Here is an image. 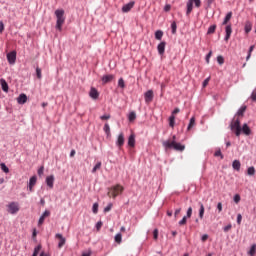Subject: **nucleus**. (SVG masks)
Segmentation results:
<instances>
[{
	"label": "nucleus",
	"mask_w": 256,
	"mask_h": 256,
	"mask_svg": "<svg viewBox=\"0 0 256 256\" xmlns=\"http://www.w3.org/2000/svg\"><path fill=\"white\" fill-rule=\"evenodd\" d=\"M230 129L231 131H234L236 137H240L241 133H244V135H251V128H249V125L247 123H244L241 127V120L237 118L235 120V117L230 123Z\"/></svg>",
	"instance_id": "obj_1"
},
{
	"label": "nucleus",
	"mask_w": 256,
	"mask_h": 256,
	"mask_svg": "<svg viewBox=\"0 0 256 256\" xmlns=\"http://www.w3.org/2000/svg\"><path fill=\"white\" fill-rule=\"evenodd\" d=\"M162 147L167 151L169 149H174V151H185V145L177 141L165 140L162 142Z\"/></svg>",
	"instance_id": "obj_2"
},
{
	"label": "nucleus",
	"mask_w": 256,
	"mask_h": 256,
	"mask_svg": "<svg viewBox=\"0 0 256 256\" xmlns=\"http://www.w3.org/2000/svg\"><path fill=\"white\" fill-rule=\"evenodd\" d=\"M54 14L56 15V29L58 31L63 30V24L65 23V10L57 9Z\"/></svg>",
	"instance_id": "obj_3"
},
{
	"label": "nucleus",
	"mask_w": 256,
	"mask_h": 256,
	"mask_svg": "<svg viewBox=\"0 0 256 256\" xmlns=\"http://www.w3.org/2000/svg\"><path fill=\"white\" fill-rule=\"evenodd\" d=\"M123 186L117 184L116 186H112L110 191L108 192V197H113L115 199L119 193H123Z\"/></svg>",
	"instance_id": "obj_4"
},
{
	"label": "nucleus",
	"mask_w": 256,
	"mask_h": 256,
	"mask_svg": "<svg viewBox=\"0 0 256 256\" xmlns=\"http://www.w3.org/2000/svg\"><path fill=\"white\" fill-rule=\"evenodd\" d=\"M19 204L17 202H10L7 205V211L10 213V215H15L16 213H19Z\"/></svg>",
	"instance_id": "obj_5"
},
{
	"label": "nucleus",
	"mask_w": 256,
	"mask_h": 256,
	"mask_svg": "<svg viewBox=\"0 0 256 256\" xmlns=\"http://www.w3.org/2000/svg\"><path fill=\"white\" fill-rule=\"evenodd\" d=\"M8 63L10 65H15V61H17V52L12 51L7 54Z\"/></svg>",
	"instance_id": "obj_6"
},
{
	"label": "nucleus",
	"mask_w": 256,
	"mask_h": 256,
	"mask_svg": "<svg viewBox=\"0 0 256 256\" xmlns=\"http://www.w3.org/2000/svg\"><path fill=\"white\" fill-rule=\"evenodd\" d=\"M125 145V134H123V132H121L118 135V138L116 140V147H119L121 149V147H123Z\"/></svg>",
	"instance_id": "obj_7"
},
{
	"label": "nucleus",
	"mask_w": 256,
	"mask_h": 256,
	"mask_svg": "<svg viewBox=\"0 0 256 256\" xmlns=\"http://www.w3.org/2000/svg\"><path fill=\"white\" fill-rule=\"evenodd\" d=\"M153 90H148L144 93V99H145V103H151L153 101Z\"/></svg>",
	"instance_id": "obj_8"
},
{
	"label": "nucleus",
	"mask_w": 256,
	"mask_h": 256,
	"mask_svg": "<svg viewBox=\"0 0 256 256\" xmlns=\"http://www.w3.org/2000/svg\"><path fill=\"white\" fill-rule=\"evenodd\" d=\"M135 7V1H131L122 7V13H129L131 9Z\"/></svg>",
	"instance_id": "obj_9"
},
{
	"label": "nucleus",
	"mask_w": 256,
	"mask_h": 256,
	"mask_svg": "<svg viewBox=\"0 0 256 256\" xmlns=\"http://www.w3.org/2000/svg\"><path fill=\"white\" fill-rule=\"evenodd\" d=\"M114 79H115V75L113 74L104 75L102 77V83L103 85H107V83H111V81H113Z\"/></svg>",
	"instance_id": "obj_10"
},
{
	"label": "nucleus",
	"mask_w": 256,
	"mask_h": 256,
	"mask_svg": "<svg viewBox=\"0 0 256 256\" xmlns=\"http://www.w3.org/2000/svg\"><path fill=\"white\" fill-rule=\"evenodd\" d=\"M225 32L226 35L224 37V41H229V39H231V33H233V28L231 27V24L225 27Z\"/></svg>",
	"instance_id": "obj_11"
},
{
	"label": "nucleus",
	"mask_w": 256,
	"mask_h": 256,
	"mask_svg": "<svg viewBox=\"0 0 256 256\" xmlns=\"http://www.w3.org/2000/svg\"><path fill=\"white\" fill-rule=\"evenodd\" d=\"M166 45H167V42H165V41H162L158 44L157 51H158L159 55H165Z\"/></svg>",
	"instance_id": "obj_12"
},
{
	"label": "nucleus",
	"mask_w": 256,
	"mask_h": 256,
	"mask_svg": "<svg viewBox=\"0 0 256 256\" xmlns=\"http://www.w3.org/2000/svg\"><path fill=\"white\" fill-rule=\"evenodd\" d=\"M247 111V105H242L235 114V117H243Z\"/></svg>",
	"instance_id": "obj_13"
},
{
	"label": "nucleus",
	"mask_w": 256,
	"mask_h": 256,
	"mask_svg": "<svg viewBox=\"0 0 256 256\" xmlns=\"http://www.w3.org/2000/svg\"><path fill=\"white\" fill-rule=\"evenodd\" d=\"M54 183H55V176L50 175L46 177V185H48L50 189H53Z\"/></svg>",
	"instance_id": "obj_14"
},
{
	"label": "nucleus",
	"mask_w": 256,
	"mask_h": 256,
	"mask_svg": "<svg viewBox=\"0 0 256 256\" xmlns=\"http://www.w3.org/2000/svg\"><path fill=\"white\" fill-rule=\"evenodd\" d=\"M56 239H60L59 243H58V249H61L63 247V245H65V237H63L62 234H56Z\"/></svg>",
	"instance_id": "obj_15"
},
{
	"label": "nucleus",
	"mask_w": 256,
	"mask_h": 256,
	"mask_svg": "<svg viewBox=\"0 0 256 256\" xmlns=\"http://www.w3.org/2000/svg\"><path fill=\"white\" fill-rule=\"evenodd\" d=\"M89 95H90L91 99H99V91H97L96 88L92 87L90 89Z\"/></svg>",
	"instance_id": "obj_16"
},
{
	"label": "nucleus",
	"mask_w": 256,
	"mask_h": 256,
	"mask_svg": "<svg viewBox=\"0 0 256 256\" xmlns=\"http://www.w3.org/2000/svg\"><path fill=\"white\" fill-rule=\"evenodd\" d=\"M17 103H19V105H25V103H27V95L20 94L17 98Z\"/></svg>",
	"instance_id": "obj_17"
},
{
	"label": "nucleus",
	"mask_w": 256,
	"mask_h": 256,
	"mask_svg": "<svg viewBox=\"0 0 256 256\" xmlns=\"http://www.w3.org/2000/svg\"><path fill=\"white\" fill-rule=\"evenodd\" d=\"M186 6H187L186 15L189 17V15H191V12L193 11V0H188Z\"/></svg>",
	"instance_id": "obj_18"
},
{
	"label": "nucleus",
	"mask_w": 256,
	"mask_h": 256,
	"mask_svg": "<svg viewBox=\"0 0 256 256\" xmlns=\"http://www.w3.org/2000/svg\"><path fill=\"white\" fill-rule=\"evenodd\" d=\"M200 209H199V218L203 219L205 217V206L203 205V202L198 203Z\"/></svg>",
	"instance_id": "obj_19"
},
{
	"label": "nucleus",
	"mask_w": 256,
	"mask_h": 256,
	"mask_svg": "<svg viewBox=\"0 0 256 256\" xmlns=\"http://www.w3.org/2000/svg\"><path fill=\"white\" fill-rule=\"evenodd\" d=\"M0 83L4 93H9V84H7V81H5V79H1Z\"/></svg>",
	"instance_id": "obj_20"
},
{
	"label": "nucleus",
	"mask_w": 256,
	"mask_h": 256,
	"mask_svg": "<svg viewBox=\"0 0 256 256\" xmlns=\"http://www.w3.org/2000/svg\"><path fill=\"white\" fill-rule=\"evenodd\" d=\"M232 167H233L234 171H241V161L234 160L232 163Z\"/></svg>",
	"instance_id": "obj_21"
},
{
	"label": "nucleus",
	"mask_w": 256,
	"mask_h": 256,
	"mask_svg": "<svg viewBox=\"0 0 256 256\" xmlns=\"http://www.w3.org/2000/svg\"><path fill=\"white\" fill-rule=\"evenodd\" d=\"M231 17H233V12H228L222 22V25H227L229 21H231Z\"/></svg>",
	"instance_id": "obj_22"
},
{
	"label": "nucleus",
	"mask_w": 256,
	"mask_h": 256,
	"mask_svg": "<svg viewBox=\"0 0 256 256\" xmlns=\"http://www.w3.org/2000/svg\"><path fill=\"white\" fill-rule=\"evenodd\" d=\"M128 146L135 147V134H131L128 138Z\"/></svg>",
	"instance_id": "obj_23"
},
{
	"label": "nucleus",
	"mask_w": 256,
	"mask_h": 256,
	"mask_svg": "<svg viewBox=\"0 0 256 256\" xmlns=\"http://www.w3.org/2000/svg\"><path fill=\"white\" fill-rule=\"evenodd\" d=\"M103 131L107 135V137H111V127L109 126V123H106L103 127Z\"/></svg>",
	"instance_id": "obj_24"
},
{
	"label": "nucleus",
	"mask_w": 256,
	"mask_h": 256,
	"mask_svg": "<svg viewBox=\"0 0 256 256\" xmlns=\"http://www.w3.org/2000/svg\"><path fill=\"white\" fill-rule=\"evenodd\" d=\"M155 39L157 41H161V39H163V30H157L155 32Z\"/></svg>",
	"instance_id": "obj_25"
},
{
	"label": "nucleus",
	"mask_w": 256,
	"mask_h": 256,
	"mask_svg": "<svg viewBox=\"0 0 256 256\" xmlns=\"http://www.w3.org/2000/svg\"><path fill=\"white\" fill-rule=\"evenodd\" d=\"M136 119H137V114L135 113V111L130 112L128 115V121L132 123V121H135Z\"/></svg>",
	"instance_id": "obj_26"
},
{
	"label": "nucleus",
	"mask_w": 256,
	"mask_h": 256,
	"mask_svg": "<svg viewBox=\"0 0 256 256\" xmlns=\"http://www.w3.org/2000/svg\"><path fill=\"white\" fill-rule=\"evenodd\" d=\"M193 127H195V117H192L190 119V122H189L188 127H187V131H191V129H193Z\"/></svg>",
	"instance_id": "obj_27"
},
{
	"label": "nucleus",
	"mask_w": 256,
	"mask_h": 256,
	"mask_svg": "<svg viewBox=\"0 0 256 256\" xmlns=\"http://www.w3.org/2000/svg\"><path fill=\"white\" fill-rule=\"evenodd\" d=\"M215 29H217V25H211L209 28H208V31H207V35H213V33H215Z\"/></svg>",
	"instance_id": "obj_28"
},
{
	"label": "nucleus",
	"mask_w": 256,
	"mask_h": 256,
	"mask_svg": "<svg viewBox=\"0 0 256 256\" xmlns=\"http://www.w3.org/2000/svg\"><path fill=\"white\" fill-rule=\"evenodd\" d=\"M115 242L118 244H121V241H123V235H121V233H118L115 235Z\"/></svg>",
	"instance_id": "obj_29"
},
{
	"label": "nucleus",
	"mask_w": 256,
	"mask_h": 256,
	"mask_svg": "<svg viewBox=\"0 0 256 256\" xmlns=\"http://www.w3.org/2000/svg\"><path fill=\"white\" fill-rule=\"evenodd\" d=\"M41 249H42L41 244H39L37 247H35L34 251H33V256L39 255V252L41 251Z\"/></svg>",
	"instance_id": "obj_30"
},
{
	"label": "nucleus",
	"mask_w": 256,
	"mask_h": 256,
	"mask_svg": "<svg viewBox=\"0 0 256 256\" xmlns=\"http://www.w3.org/2000/svg\"><path fill=\"white\" fill-rule=\"evenodd\" d=\"M254 49H255V45L250 46L249 51H248V55L246 57V61H249V59H251V53H253Z\"/></svg>",
	"instance_id": "obj_31"
},
{
	"label": "nucleus",
	"mask_w": 256,
	"mask_h": 256,
	"mask_svg": "<svg viewBox=\"0 0 256 256\" xmlns=\"http://www.w3.org/2000/svg\"><path fill=\"white\" fill-rule=\"evenodd\" d=\"M249 255L251 256H255V253H256V244H253L249 250Z\"/></svg>",
	"instance_id": "obj_32"
},
{
	"label": "nucleus",
	"mask_w": 256,
	"mask_h": 256,
	"mask_svg": "<svg viewBox=\"0 0 256 256\" xmlns=\"http://www.w3.org/2000/svg\"><path fill=\"white\" fill-rule=\"evenodd\" d=\"M169 125L173 128L175 127V115L169 117Z\"/></svg>",
	"instance_id": "obj_33"
},
{
	"label": "nucleus",
	"mask_w": 256,
	"mask_h": 256,
	"mask_svg": "<svg viewBox=\"0 0 256 256\" xmlns=\"http://www.w3.org/2000/svg\"><path fill=\"white\" fill-rule=\"evenodd\" d=\"M118 87H120V89H125V80L123 78L118 80Z\"/></svg>",
	"instance_id": "obj_34"
},
{
	"label": "nucleus",
	"mask_w": 256,
	"mask_h": 256,
	"mask_svg": "<svg viewBox=\"0 0 256 256\" xmlns=\"http://www.w3.org/2000/svg\"><path fill=\"white\" fill-rule=\"evenodd\" d=\"M187 219H189L187 216H184L179 222L178 225L183 226V225H187Z\"/></svg>",
	"instance_id": "obj_35"
},
{
	"label": "nucleus",
	"mask_w": 256,
	"mask_h": 256,
	"mask_svg": "<svg viewBox=\"0 0 256 256\" xmlns=\"http://www.w3.org/2000/svg\"><path fill=\"white\" fill-rule=\"evenodd\" d=\"M171 29H172V35H175V33H177V22H172Z\"/></svg>",
	"instance_id": "obj_36"
},
{
	"label": "nucleus",
	"mask_w": 256,
	"mask_h": 256,
	"mask_svg": "<svg viewBox=\"0 0 256 256\" xmlns=\"http://www.w3.org/2000/svg\"><path fill=\"white\" fill-rule=\"evenodd\" d=\"M36 77H37V79H43V75H42V73H41V68H39V67H37L36 68Z\"/></svg>",
	"instance_id": "obj_37"
},
{
	"label": "nucleus",
	"mask_w": 256,
	"mask_h": 256,
	"mask_svg": "<svg viewBox=\"0 0 256 256\" xmlns=\"http://www.w3.org/2000/svg\"><path fill=\"white\" fill-rule=\"evenodd\" d=\"M92 211H93L94 214L99 213V204L98 203L93 204Z\"/></svg>",
	"instance_id": "obj_38"
},
{
	"label": "nucleus",
	"mask_w": 256,
	"mask_h": 256,
	"mask_svg": "<svg viewBox=\"0 0 256 256\" xmlns=\"http://www.w3.org/2000/svg\"><path fill=\"white\" fill-rule=\"evenodd\" d=\"M193 215V208L192 207H189L188 209H187V212H186V217L188 218V219H191V216Z\"/></svg>",
	"instance_id": "obj_39"
},
{
	"label": "nucleus",
	"mask_w": 256,
	"mask_h": 256,
	"mask_svg": "<svg viewBox=\"0 0 256 256\" xmlns=\"http://www.w3.org/2000/svg\"><path fill=\"white\" fill-rule=\"evenodd\" d=\"M98 169H101V162H97L92 169V173H97Z\"/></svg>",
	"instance_id": "obj_40"
},
{
	"label": "nucleus",
	"mask_w": 256,
	"mask_h": 256,
	"mask_svg": "<svg viewBox=\"0 0 256 256\" xmlns=\"http://www.w3.org/2000/svg\"><path fill=\"white\" fill-rule=\"evenodd\" d=\"M252 26L250 23H246L244 27L245 33H251Z\"/></svg>",
	"instance_id": "obj_41"
},
{
	"label": "nucleus",
	"mask_w": 256,
	"mask_h": 256,
	"mask_svg": "<svg viewBox=\"0 0 256 256\" xmlns=\"http://www.w3.org/2000/svg\"><path fill=\"white\" fill-rule=\"evenodd\" d=\"M0 167L4 173H9V167H7V165H5V163H1Z\"/></svg>",
	"instance_id": "obj_42"
},
{
	"label": "nucleus",
	"mask_w": 256,
	"mask_h": 256,
	"mask_svg": "<svg viewBox=\"0 0 256 256\" xmlns=\"http://www.w3.org/2000/svg\"><path fill=\"white\" fill-rule=\"evenodd\" d=\"M247 175H255V167L251 166L247 170Z\"/></svg>",
	"instance_id": "obj_43"
},
{
	"label": "nucleus",
	"mask_w": 256,
	"mask_h": 256,
	"mask_svg": "<svg viewBox=\"0 0 256 256\" xmlns=\"http://www.w3.org/2000/svg\"><path fill=\"white\" fill-rule=\"evenodd\" d=\"M214 157H220L221 159H224L223 153L221 152V149H218L215 153H214Z\"/></svg>",
	"instance_id": "obj_44"
},
{
	"label": "nucleus",
	"mask_w": 256,
	"mask_h": 256,
	"mask_svg": "<svg viewBox=\"0 0 256 256\" xmlns=\"http://www.w3.org/2000/svg\"><path fill=\"white\" fill-rule=\"evenodd\" d=\"M113 209V203H109L105 208H104V213H109Z\"/></svg>",
	"instance_id": "obj_45"
},
{
	"label": "nucleus",
	"mask_w": 256,
	"mask_h": 256,
	"mask_svg": "<svg viewBox=\"0 0 256 256\" xmlns=\"http://www.w3.org/2000/svg\"><path fill=\"white\" fill-rule=\"evenodd\" d=\"M101 121H107L108 119H111V114H104L100 116Z\"/></svg>",
	"instance_id": "obj_46"
},
{
	"label": "nucleus",
	"mask_w": 256,
	"mask_h": 256,
	"mask_svg": "<svg viewBox=\"0 0 256 256\" xmlns=\"http://www.w3.org/2000/svg\"><path fill=\"white\" fill-rule=\"evenodd\" d=\"M217 62L220 65H223V63H225V58H223V56L219 55V56H217Z\"/></svg>",
	"instance_id": "obj_47"
},
{
	"label": "nucleus",
	"mask_w": 256,
	"mask_h": 256,
	"mask_svg": "<svg viewBox=\"0 0 256 256\" xmlns=\"http://www.w3.org/2000/svg\"><path fill=\"white\" fill-rule=\"evenodd\" d=\"M241 201V195L239 194H235L234 195V203H239Z\"/></svg>",
	"instance_id": "obj_48"
},
{
	"label": "nucleus",
	"mask_w": 256,
	"mask_h": 256,
	"mask_svg": "<svg viewBox=\"0 0 256 256\" xmlns=\"http://www.w3.org/2000/svg\"><path fill=\"white\" fill-rule=\"evenodd\" d=\"M103 227V222L102 221H98L96 223V230L97 231H101V228Z\"/></svg>",
	"instance_id": "obj_49"
},
{
	"label": "nucleus",
	"mask_w": 256,
	"mask_h": 256,
	"mask_svg": "<svg viewBox=\"0 0 256 256\" xmlns=\"http://www.w3.org/2000/svg\"><path fill=\"white\" fill-rule=\"evenodd\" d=\"M250 99L255 103L256 102V90H253L250 96Z\"/></svg>",
	"instance_id": "obj_50"
},
{
	"label": "nucleus",
	"mask_w": 256,
	"mask_h": 256,
	"mask_svg": "<svg viewBox=\"0 0 256 256\" xmlns=\"http://www.w3.org/2000/svg\"><path fill=\"white\" fill-rule=\"evenodd\" d=\"M153 237H154L155 240L159 239V230L158 229H154Z\"/></svg>",
	"instance_id": "obj_51"
},
{
	"label": "nucleus",
	"mask_w": 256,
	"mask_h": 256,
	"mask_svg": "<svg viewBox=\"0 0 256 256\" xmlns=\"http://www.w3.org/2000/svg\"><path fill=\"white\" fill-rule=\"evenodd\" d=\"M192 3H194L197 8L201 7V0H192Z\"/></svg>",
	"instance_id": "obj_52"
},
{
	"label": "nucleus",
	"mask_w": 256,
	"mask_h": 256,
	"mask_svg": "<svg viewBox=\"0 0 256 256\" xmlns=\"http://www.w3.org/2000/svg\"><path fill=\"white\" fill-rule=\"evenodd\" d=\"M44 171H45V167H44V166H41V167L38 169V175H39V177H41V176L43 175Z\"/></svg>",
	"instance_id": "obj_53"
},
{
	"label": "nucleus",
	"mask_w": 256,
	"mask_h": 256,
	"mask_svg": "<svg viewBox=\"0 0 256 256\" xmlns=\"http://www.w3.org/2000/svg\"><path fill=\"white\" fill-rule=\"evenodd\" d=\"M29 190L33 191V176L29 179Z\"/></svg>",
	"instance_id": "obj_54"
},
{
	"label": "nucleus",
	"mask_w": 256,
	"mask_h": 256,
	"mask_svg": "<svg viewBox=\"0 0 256 256\" xmlns=\"http://www.w3.org/2000/svg\"><path fill=\"white\" fill-rule=\"evenodd\" d=\"M231 227H233V225H231V224H228L227 226H225V227L223 228L224 233L229 232L230 229H231Z\"/></svg>",
	"instance_id": "obj_55"
},
{
	"label": "nucleus",
	"mask_w": 256,
	"mask_h": 256,
	"mask_svg": "<svg viewBox=\"0 0 256 256\" xmlns=\"http://www.w3.org/2000/svg\"><path fill=\"white\" fill-rule=\"evenodd\" d=\"M213 55V52L210 51L207 55H206V63L209 64V59H211V56Z\"/></svg>",
	"instance_id": "obj_56"
},
{
	"label": "nucleus",
	"mask_w": 256,
	"mask_h": 256,
	"mask_svg": "<svg viewBox=\"0 0 256 256\" xmlns=\"http://www.w3.org/2000/svg\"><path fill=\"white\" fill-rule=\"evenodd\" d=\"M207 239H209V234H204V235H202L201 241H202L203 243H205V241H207Z\"/></svg>",
	"instance_id": "obj_57"
},
{
	"label": "nucleus",
	"mask_w": 256,
	"mask_h": 256,
	"mask_svg": "<svg viewBox=\"0 0 256 256\" xmlns=\"http://www.w3.org/2000/svg\"><path fill=\"white\" fill-rule=\"evenodd\" d=\"M5 31V24L3 21H0V33H3Z\"/></svg>",
	"instance_id": "obj_58"
},
{
	"label": "nucleus",
	"mask_w": 256,
	"mask_h": 256,
	"mask_svg": "<svg viewBox=\"0 0 256 256\" xmlns=\"http://www.w3.org/2000/svg\"><path fill=\"white\" fill-rule=\"evenodd\" d=\"M49 215H51V212L49 210H45L42 217L45 219V217H49Z\"/></svg>",
	"instance_id": "obj_59"
},
{
	"label": "nucleus",
	"mask_w": 256,
	"mask_h": 256,
	"mask_svg": "<svg viewBox=\"0 0 256 256\" xmlns=\"http://www.w3.org/2000/svg\"><path fill=\"white\" fill-rule=\"evenodd\" d=\"M217 209H218V212L221 213V211H223V204L221 202H219L217 204Z\"/></svg>",
	"instance_id": "obj_60"
},
{
	"label": "nucleus",
	"mask_w": 256,
	"mask_h": 256,
	"mask_svg": "<svg viewBox=\"0 0 256 256\" xmlns=\"http://www.w3.org/2000/svg\"><path fill=\"white\" fill-rule=\"evenodd\" d=\"M242 219H243V216L241 214H238L237 215V223H238V225H241Z\"/></svg>",
	"instance_id": "obj_61"
},
{
	"label": "nucleus",
	"mask_w": 256,
	"mask_h": 256,
	"mask_svg": "<svg viewBox=\"0 0 256 256\" xmlns=\"http://www.w3.org/2000/svg\"><path fill=\"white\" fill-rule=\"evenodd\" d=\"M44 222H45V218L41 215L38 221V225H43Z\"/></svg>",
	"instance_id": "obj_62"
},
{
	"label": "nucleus",
	"mask_w": 256,
	"mask_h": 256,
	"mask_svg": "<svg viewBox=\"0 0 256 256\" xmlns=\"http://www.w3.org/2000/svg\"><path fill=\"white\" fill-rule=\"evenodd\" d=\"M164 11H166V13L169 12V11H171V6H170L169 4H166V5L164 6Z\"/></svg>",
	"instance_id": "obj_63"
},
{
	"label": "nucleus",
	"mask_w": 256,
	"mask_h": 256,
	"mask_svg": "<svg viewBox=\"0 0 256 256\" xmlns=\"http://www.w3.org/2000/svg\"><path fill=\"white\" fill-rule=\"evenodd\" d=\"M179 213H181V208H177L174 212V217L177 218V215H179Z\"/></svg>",
	"instance_id": "obj_64"
}]
</instances>
